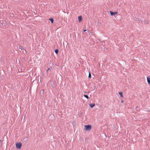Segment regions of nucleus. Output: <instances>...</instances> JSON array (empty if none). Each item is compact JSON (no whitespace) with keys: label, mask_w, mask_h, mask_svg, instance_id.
Instances as JSON below:
<instances>
[{"label":"nucleus","mask_w":150,"mask_h":150,"mask_svg":"<svg viewBox=\"0 0 150 150\" xmlns=\"http://www.w3.org/2000/svg\"><path fill=\"white\" fill-rule=\"evenodd\" d=\"M49 69H50V68H49L47 69V71H48L49 70Z\"/></svg>","instance_id":"14"},{"label":"nucleus","mask_w":150,"mask_h":150,"mask_svg":"<svg viewBox=\"0 0 150 150\" xmlns=\"http://www.w3.org/2000/svg\"><path fill=\"white\" fill-rule=\"evenodd\" d=\"M49 20H50L51 22L52 23H53V21H53V19L52 18H50L49 19Z\"/></svg>","instance_id":"8"},{"label":"nucleus","mask_w":150,"mask_h":150,"mask_svg":"<svg viewBox=\"0 0 150 150\" xmlns=\"http://www.w3.org/2000/svg\"><path fill=\"white\" fill-rule=\"evenodd\" d=\"M110 13L111 16H114L117 14V12H112L111 11H110Z\"/></svg>","instance_id":"3"},{"label":"nucleus","mask_w":150,"mask_h":150,"mask_svg":"<svg viewBox=\"0 0 150 150\" xmlns=\"http://www.w3.org/2000/svg\"><path fill=\"white\" fill-rule=\"evenodd\" d=\"M89 105L91 108H93L95 106L94 103H90L89 104Z\"/></svg>","instance_id":"6"},{"label":"nucleus","mask_w":150,"mask_h":150,"mask_svg":"<svg viewBox=\"0 0 150 150\" xmlns=\"http://www.w3.org/2000/svg\"><path fill=\"white\" fill-rule=\"evenodd\" d=\"M88 77L89 78H91V74L90 73V72L89 73V74Z\"/></svg>","instance_id":"12"},{"label":"nucleus","mask_w":150,"mask_h":150,"mask_svg":"<svg viewBox=\"0 0 150 150\" xmlns=\"http://www.w3.org/2000/svg\"><path fill=\"white\" fill-rule=\"evenodd\" d=\"M19 48L21 50H22L23 49V47L21 46L20 45L19 46Z\"/></svg>","instance_id":"11"},{"label":"nucleus","mask_w":150,"mask_h":150,"mask_svg":"<svg viewBox=\"0 0 150 150\" xmlns=\"http://www.w3.org/2000/svg\"><path fill=\"white\" fill-rule=\"evenodd\" d=\"M123 100H121V102L122 103H123Z\"/></svg>","instance_id":"13"},{"label":"nucleus","mask_w":150,"mask_h":150,"mask_svg":"<svg viewBox=\"0 0 150 150\" xmlns=\"http://www.w3.org/2000/svg\"><path fill=\"white\" fill-rule=\"evenodd\" d=\"M55 52L56 54H57V53L58 52V50L57 49L55 50Z\"/></svg>","instance_id":"10"},{"label":"nucleus","mask_w":150,"mask_h":150,"mask_svg":"<svg viewBox=\"0 0 150 150\" xmlns=\"http://www.w3.org/2000/svg\"><path fill=\"white\" fill-rule=\"evenodd\" d=\"M147 81L148 83L150 85V77L149 76H148L147 77Z\"/></svg>","instance_id":"4"},{"label":"nucleus","mask_w":150,"mask_h":150,"mask_svg":"<svg viewBox=\"0 0 150 150\" xmlns=\"http://www.w3.org/2000/svg\"><path fill=\"white\" fill-rule=\"evenodd\" d=\"M79 19V22H81L82 20V17L81 16H79L78 17Z\"/></svg>","instance_id":"5"},{"label":"nucleus","mask_w":150,"mask_h":150,"mask_svg":"<svg viewBox=\"0 0 150 150\" xmlns=\"http://www.w3.org/2000/svg\"><path fill=\"white\" fill-rule=\"evenodd\" d=\"M86 31V30H83V31H84V32H85Z\"/></svg>","instance_id":"16"},{"label":"nucleus","mask_w":150,"mask_h":150,"mask_svg":"<svg viewBox=\"0 0 150 150\" xmlns=\"http://www.w3.org/2000/svg\"><path fill=\"white\" fill-rule=\"evenodd\" d=\"M41 91H42V92L43 93V92H44V90H41Z\"/></svg>","instance_id":"15"},{"label":"nucleus","mask_w":150,"mask_h":150,"mask_svg":"<svg viewBox=\"0 0 150 150\" xmlns=\"http://www.w3.org/2000/svg\"><path fill=\"white\" fill-rule=\"evenodd\" d=\"M85 130L86 131H89L91 129V126L90 125H85Z\"/></svg>","instance_id":"1"},{"label":"nucleus","mask_w":150,"mask_h":150,"mask_svg":"<svg viewBox=\"0 0 150 150\" xmlns=\"http://www.w3.org/2000/svg\"><path fill=\"white\" fill-rule=\"evenodd\" d=\"M22 146V143L21 142H17L16 144V146L17 149H20Z\"/></svg>","instance_id":"2"},{"label":"nucleus","mask_w":150,"mask_h":150,"mask_svg":"<svg viewBox=\"0 0 150 150\" xmlns=\"http://www.w3.org/2000/svg\"><path fill=\"white\" fill-rule=\"evenodd\" d=\"M119 94L120 95V96L122 97H123L122 93V92H119Z\"/></svg>","instance_id":"7"},{"label":"nucleus","mask_w":150,"mask_h":150,"mask_svg":"<svg viewBox=\"0 0 150 150\" xmlns=\"http://www.w3.org/2000/svg\"><path fill=\"white\" fill-rule=\"evenodd\" d=\"M84 97H86L87 99H88L89 98L88 96L87 95L84 94Z\"/></svg>","instance_id":"9"}]
</instances>
